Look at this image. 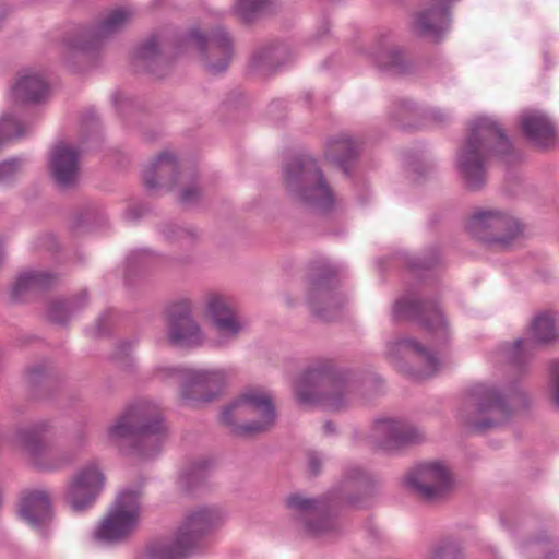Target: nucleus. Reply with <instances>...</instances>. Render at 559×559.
<instances>
[{
  "label": "nucleus",
  "mask_w": 559,
  "mask_h": 559,
  "mask_svg": "<svg viewBox=\"0 0 559 559\" xmlns=\"http://www.w3.org/2000/svg\"><path fill=\"white\" fill-rule=\"evenodd\" d=\"M511 144L502 129L489 118L478 119L459 154V168L471 189L485 182V164L491 152L506 154Z\"/></svg>",
  "instance_id": "obj_1"
},
{
  "label": "nucleus",
  "mask_w": 559,
  "mask_h": 559,
  "mask_svg": "<svg viewBox=\"0 0 559 559\" xmlns=\"http://www.w3.org/2000/svg\"><path fill=\"white\" fill-rule=\"evenodd\" d=\"M164 437L165 427L160 413L155 405L148 403H140L128 408L106 432L107 441L117 448H122L127 442L138 443L139 447H152V452L139 450L143 456L156 452Z\"/></svg>",
  "instance_id": "obj_2"
},
{
  "label": "nucleus",
  "mask_w": 559,
  "mask_h": 559,
  "mask_svg": "<svg viewBox=\"0 0 559 559\" xmlns=\"http://www.w3.org/2000/svg\"><path fill=\"white\" fill-rule=\"evenodd\" d=\"M284 183L290 195L306 206L325 211L334 204L332 189L308 155L298 156L285 166Z\"/></svg>",
  "instance_id": "obj_3"
},
{
  "label": "nucleus",
  "mask_w": 559,
  "mask_h": 559,
  "mask_svg": "<svg viewBox=\"0 0 559 559\" xmlns=\"http://www.w3.org/2000/svg\"><path fill=\"white\" fill-rule=\"evenodd\" d=\"M219 521V514L211 508H198L189 512L177 528L170 544L156 543L146 550L147 559H182L197 545L199 538Z\"/></svg>",
  "instance_id": "obj_4"
},
{
  "label": "nucleus",
  "mask_w": 559,
  "mask_h": 559,
  "mask_svg": "<svg viewBox=\"0 0 559 559\" xmlns=\"http://www.w3.org/2000/svg\"><path fill=\"white\" fill-rule=\"evenodd\" d=\"M271 397L261 389H249L222 413V421L243 432H260L274 421Z\"/></svg>",
  "instance_id": "obj_5"
},
{
  "label": "nucleus",
  "mask_w": 559,
  "mask_h": 559,
  "mask_svg": "<svg viewBox=\"0 0 559 559\" xmlns=\"http://www.w3.org/2000/svg\"><path fill=\"white\" fill-rule=\"evenodd\" d=\"M345 381L330 373L310 370L299 377L295 395L301 404L320 403L331 411L345 406L347 394Z\"/></svg>",
  "instance_id": "obj_6"
},
{
  "label": "nucleus",
  "mask_w": 559,
  "mask_h": 559,
  "mask_svg": "<svg viewBox=\"0 0 559 559\" xmlns=\"http://www.w3.org/2000/svg\"><path fill=\"white\" fill-rule=\"evenodd\" d=\"M477 403V418L474 424L489 428L504 423L518 408L523 407L525 397L519 390L502 392L496 386L477 385L474 391Z\"/></svg>",
  "instance_id": "obj_7"
},
{
  "label": "nucleus",
  "mask_w": 559,
  "mask_h": 559,
  "mask_svg": "<svg viewBox=\"0 0 559 559\" xmlns=\"http://www.w3.org/2000/svg\"><path fill=\"white\" fill-rule=\"evenodd\" d=\"M139 491L121 492L107 516L95 532L96 538L106 542H118L128 537L138 526L140 503Z\"/></svg>",
  "instance_id": "obj_8"
},
{
  "label": "nucleus",
  "mask_w": 559,
  "mask_h": 559,
  "mask_svg": "<svg viewBox=\"0 0 559 559\" xmlns=\"http://www.w3.org/2000/svg\"><path fill=\"white\" fill-rule=\"evenodd\" d=\"M203 317L215 333L214 343L217 346L236 340L246 325L231 301L215 293L205 296Z\"/></svg>",
  "instance_id": "obj_9"
},
{
  "label": "nucleus",
  "mask_w": 559,
  "mask_h": 559,
  "mask_svg": "<svg viewBox=\"0 0 559 559\" xmlns=\"http://www.w3.org/2000/svg\"><path fill=\"white\" fill-rule=\"evenodd\" d=\"M467 229L480 240L501 245H509L522 233L516 218L495 210L475 212L467 222Z\"/></svg>",
  "instance_id": "obj_10"
},
{
  "label": "nucleus",
  "mask_w": 559,
  "mask_h": 559,
  "mask_svg": "<svg viewBox=\"0 0 559 559\" xmlns=\"http://www.w3.org/2000/svg\"><path fill=\"white\" fill-rule=\"evenodd\" d=\"M180 382L181 399L187 404L209 401L226 381V373L218 369H167Z\"/></svg>",
  "instance_id": "obj_11"
},
{
  "label": "nucleus",
  "mask_w": 559,
  "mask_h": 559,
  "mask_svg": "<svg viewBox=\"0 0 559 559\" xmlns=\"http://www.w3.org/2000/svg\"><path fill=\"white\" fill-rule=\"evenodd\" d=\"M407 484L421 499L435 501L451 490L453 477L444 464L428 462L419 464L408 474Z\"/></svg>",
  "instance_id": "obj_12"
},
{
  "label": "nucleus",
  "mask_w": 559,
  "mask_h": 559,
  "mask_svg": "<svg viewBox=\"0 0 559 559\" xmlns=\"http://www.w3.org/2000/svg\"><path fill=\"white\" fill-rule=\"evenodd\" d=\"M104 486V476L95 464L82 467L69 481L66 501L74 511L85 510L95 502Z\"/></svg>",
  "instance_id": "obj_13"
},
{
  "label": "nucleus",
  "mask_w": 559,
  "mask_h": 559,
  "mask_svg": "<svg viewBox=\"0 0 559 559\" xmlns=\"http://www.w3.org/2000/svg\"><path fill=\"white\" fill-rule=\"evenodd\" d=\"M169 340L180 347L198 346L204 341L203 333L192 319L187 302L174 305L169 311Z\"/></svg>",
  "instance_id": "obj_14"
},
{
  "label": "nucleus",
  "mask_w": 559,
  "mask_h": 559,
  "mask_svg": "<svg viewBox=\"0 0 559 559\" xmlns=\"http://www.w3.org/2000/svg\"><path fill=\"white\" fill-rule=\"evenodd\" d=\"M374 438L386 450L414 444L424 439V433L415 426L395 419H381L376 423Z\"/></svg>",
  "instance_id": "obj_15"
},
{
  "label": "nucleus",
  "mask_w": 559,
  "mask_h": 559,
  "mask_svg": "<svg viewBox=\"0 0 559 559\" xmlns=\"http://www.w3.org/2000/svg\"><path fill=\"white\" fill-rule=\"evenodd\" d=\"M22 519L34 530L45 531L53 519L51 496L44 489H33L20 502Z\"/></svg>",
  "instance_id": "obj_16"
},
{
  "label": "nucleus",
  "mask_w": 559,
  "mask_h": 559,
  "mask_svg": "<svg viewBox=\"0 0 559 559\" xmlns=\"http://www.w3.org/2000/svg\"><path fill=\"white\" fill-rule=\"evenodd\" d=\"M49 93L50 87L46 76L31 69L20 71L11 86V95L20 104L45 102Z\"/></svg>",
  "instance_id": "obj_17"
},
{
  "label": "nucleus",
  "mask_w": 559,
  "mask_h": 559,
  "mask_svg": "<svg viewBox=\"0 0 559 559\" xmlns=\"http://www.w3.org/2000/svg\"><path fill=\"white\" fill-rule=\"evenodd\" d=\"M187 43L200 51L209 49L207 68L210 71L216 73L226 69L231 56L230 40L227 36L223 35L219 38L207 40L201 32L193 29L190 32Z\"/></svg>",
  "instance_id": "obj_18"
},
{
  "label": "nucleus",
  "mask_w": 559,
  "mask_h": 559,
  "mask_svg": "<svg viewBox=\"0 0 559 559\" xmlns=\"http://www.w3.org/2000/svg\"><path fill=\"white\" fill-rule=\"evenodd\" d=\"M287 507L305 524L306 531L313 536H322L332 528L330 519L321 513L314 500L293 495L287 499Z\"/></svg>",
  "instance_id": "obj_19"
},
{
  "label": "nucleus",
  "mask_w": 559,
  "mask_h": 559,
  "mask_svg": "<svg viewBox=\"0 0 559 559\" xmlns=\"http://www.w3.org/2000/svg\"><path fill=\"white\" fill-rule=\"evenodd\" d=\"M132 13L127 8H117L109 11L92 32H86L82 38L72 44L73 47L86 49L88 45L122 29L131 20Z\"/></svg>",
  "instance_id": "obj_20"
},
{
  "label": "nucleus",
  "mask_w": 559,
  "mask_h": 559,
  "mask_svg": "<svg viewBox=\"0 0 559 559\" xmlns=\"http://www.w3.org/2000/svg\"><path fill=\"white\" fill-rule=\"evenodd\" d=\"M50 168L59 186L69 187L73 185L79 176L76 152L67 144L57 145L51 154Z\"/></svg>",
  "instance_id": "obj_21"
},
{
  "label": "nucleus",
  "mask_w": 559,
  "mask_h": 559,
  "mask_svg": "<svg viewBox=\"0 0 559 559\" xmlns=\"http://www.w3.org/2000/svg\"><path fill=\"white\" fill-rule=\"evenodd\" d=\"M402 354L407 358H413L423 364V368L416 371V377L427 378L432 376L439 367V359L417 342L412 340H400L390 345V355L392 357Z\"/></svg>",
  "instance_id": "obj_22"
},
{
  "label": "nucleus",
  "mask_w": 559,
  "mask_h": 559,
  "mask_svg": "<svg viewBox=\"0 0 559 559\" xmlns=\"http://www.w3.org/2000/svg\"><path fill=\"white\" fill-rule=\"evenodd\" d=\"M521 129L526 138L538 146H549L555 142L556 132L551 121L542 112L526 111L521 117Z\"/></svg>",
  "instance_id": "obj_23"
},
{
  "label": "nucleus",
  "mask_w": 559,
  "mask_h": 559,
  "mask_svg": "<svg viewBox=\"0 0 559 559\" xmlns=\"http://www.w3.org/2000/svg\"><path fill=\"white\" fill-rule=\"evenodd\" d=\"M24 448L32 463L40 469L52 471L63 465L57 452L35 433L25 437Z\"/></svg>",
  "instance_id": "obj_24"
},
{
  "label": "nucleus",
  "mask_w": 559,
  "mask_h": 559,
  "mask_svg": "<svg viewBox=\"0 0 559 559\" xmlns=\"http://www.w3.org/2000/svg\"><path fill=\"white\" fill-rule=\"evenodd\" d=\"M176 170L177 162L174 154L163 152L145 169V185L148 188H156L166 182V178L174 175Z\"/></svg>",
  "instance_id": "obj_25"
},
{
  "label": "nucleus",
  "mask_w": 559,
  "mask_h": 559,
  "mask_svg": "<svg viewBox=\"0 0 559 559\" xmlns=\"http://www.w3.org/2000/svg\"><path fill=\"white\" fill-rule=\"evenodd\" d=\"M323 302L328 305L329 307H338L340 301L333 294L330 285L325 281H321L318 283H313L310 290H309V304L311 306L312 311L321 317L322 319L329 320L332 318V316L325 310L320 309L318 304Z\"/></svg>",
  "instance_id": "obj_26"
},
{
  "label": "nucleus",
  "mask_w": 559,
  "mask_h": 559,
  "mask_svg": "<svg viewBox=\"0 0 559 559\" xmlns=\"http://www.w3.org/2000/svg\"><path fill=\"white\" fill-rule=\"evenodd\" d=\"M531 334L534 341L540 344H548L559 337L555 320L548 313L535 318L531 325Z\"/></svg>",
  "instance_id": "obj_27"
},
{
  "label": "nucleus",
  "mask_w": 559,
  "mask_h": 559,
  "mask_svg": "<svg viewBox=\"0 0 559 559\" xmlns=\"http://www.w3.org/2000/svg\"><path fill=\"white\" fill-rule=\"evenodd\" d=\"M356 153V146L349 138L344 136L328 143L324 158L330 162L343 164Z\"/></svg>",
  "instance_id": "obj_28"
},
{
  "label": "nucleus",
  "mask_w": 559,
  "mask_h": 559,
  "mask_svg": "<svg viewBox=\"0 0 559 559\" xmlns=\"http://www.w3.org/2000/svg\"><path fill=\"white\" fill-rule=\"evenodd\" d=\"M26 132L25 123L15 115L2 116V144L22 138Z\"/></svg>",
  "instance_id": "obj_29"
},
{
  "label": "nucleus",
  "mask_w": 559,
  "mask_h": 559,
  "mask_svg": "<svg viewBox=\"0 0 559 559\" xmlns=\"http://www.w3.org/2000/svg\"><path fill=\"white\" fill-rule=\"evenodd\" d=\"M424 324L433 337L443 341L448 336V326L442 313L438 309H433L429 317L424 319Z\"/></svg>",
  "instance_id": "obj_30"
},
{
  "label": "nucleus",
  "mask_w": 559,
  "mask_h": 559,
  "mask_svg": "<svg viewBox=\"0 0 559 559\" xmlns=\"http://www.w3.org/2000/svg\"><path fill=\"white\" fill-rule=\"evenodd\" d=\"M40 282L41 274L29 273L20 276L13 288L14 298H17L23 290L37 286Z\"/></svg>",
  "instance_id": "obj_31"
},
{
  "label": "nucleus",
  "mask_w": 559,
  "mask_h": 559,
  "mask_svg": "<svg viewBox=\"0 0 559 559\" xmlns=\"http://www.w3.org/2000/svg\"><path fill=\"white\" fill-rule=\"evenodd\" d=\"M266 0H237V9L245 20H250L251 15L258 12Z\"/></svg>",
  "instance_id": "obj_32"
},
{
  "label": "nucleus",
  "mask_w": 559,
  "mask_h": 559,
  "mask_svg": "<svg viewBox=\"0 0 559 559\" xmlns=\"http://www.w3.org/2000/svg\"><path fill=\"white\" fill-rule=\"evenodd\" d=\"M21 169V162L16 159L5 160L2 163V182L12 178Z\"/></svg>",
  "instance_id": "obj_33"
},
{
  "label": "nucleus",
  "mask_w": 559,
  "mask_h": 559,
  "mask_svg": "<svg viewBox=\"0 0 559 559\" xmlns=\"http://www.w3.org/2000/svg\"><path fill=\"white\" fill-rule=\"evenodd\" d=\"M417 306H418L417 304H415L411 300H399L395 304L394 311L399 318H403V317L409 316L411 311L413 309L417 308Z\"/></svg>",
  "instance_id": "obj_34"
},
{
  "label": "nucleus",
  "mask_w": 559,
  "mask_h": 559,
  "mask_svg": "<svg viewBox=\"0 0 559 559\" xmlns=\"http://www.w3.org/2000/svg\"><path fill=\"white\" fill-rule=\"evenodd\" d=\"M158 45L155 39L146 43L140 50V57L143 59L151 58L157 52Z\"/></svg>",
  "instance_id": "obj_35"
},
{
  "label": "nucleus",
  "mask_w": 559,
  "mask_h": 559,
  "mask_svg": "<svg viewBox=\"0 0 559 559\" xmlns=\"http://www.w3.org/2000/svg\"><path fill=\"white\" fill-rule=\"evenodd\" d=\"M552 396L557 404H559V361L554 365L552 369Z\"/></svg>",
  "instance_id": "obj_36"
},
{
  "label": "nucleus",
  "mask_w": 559,
  "mask_h": 559,
  "mask_svg": "<svg viewBox=\"0 0 559 559\" xmlns=\"http://www.w3.org/2000/svg\"><path fill=\"white\" fill-rule=\"evenodd\" d=\"M199 195V190L195 187L186 188L181 191L180 200L183 203H192Z\"/></svg>",
  "instance_id": "obj_37"
},
{
  "label": "nucleus",
  "mask_w": 559,
  "mask_h": 559,
  "mask_svg": "<svg viewBox=\"0 0 559 559\" xmlns=\"http://www.w3.org/2000/svg\"><path fill=\"white\" fill-rule=\"evenodd\" d=\"M390 55V60H380L379 63L381 67H392L399 63L400 56L396 51L390 50L388 52Z\"/></svg>",
  "instance_id": "obj_38"
},
{
  "label": "nucleus",
  "mask_w": 559,
  "mask_h": 559,
  "mask_svg": "<svg viewBox=\"0 0 559 559\" xmlns=\"http://www.w3.org/2000/svg\"><path fill=\"white\" fill-rule=\"evenodd\" d=\"M265 60L262 57H254L253 58V66L255 68H260L264 64Z\"/></svg>",
  "instance_id": "obj_39"
},
{
  "label": "nucleus",
  "mask_w": 559,
  "mask_h": 559,
  "mask_svg": "<svg viewBox=\"0 0 559 559\" xmlns=\"http://www.w3.org/2000/svg\"><path fill=\"white\" fill-rule=\"evenodd\" d=\"M323 428L326 433L333 431L331 423H326Z\"/></svg>",
  "instance_id": "obj_40"
},
{
  "label": "nucleus",
  "mask_w": 559,
  "mask_h": 559,
  "mask_svg": "<svg viewBox=\"0 0 559 559\" xmlns=\"http://www.w3.org/2000/svg\"><path fill=\"white\" fill-rule=\"evenodd\" d=\"M310 464H311L312 471L316 473L317 472V461L311 460Z\"/></svg>",
  "instance_id": "obj_41"
},
{
  "label": "nucleus",
  "mask_w": 559,
  "mask_h": 559,
  "mask_svg": "<svg viewBox=\"0 0 559 559\" xmlns=\"http://www.w3.org/2000/svg\"><path fill=\"white\" fill-rule=\"evenodd\" d=\"M524 342L522 340H519L516 343H515V346L516 348H521L523 346Z\"/></svg>",
  "instance_id": "obj_42"
}]
</instances>
